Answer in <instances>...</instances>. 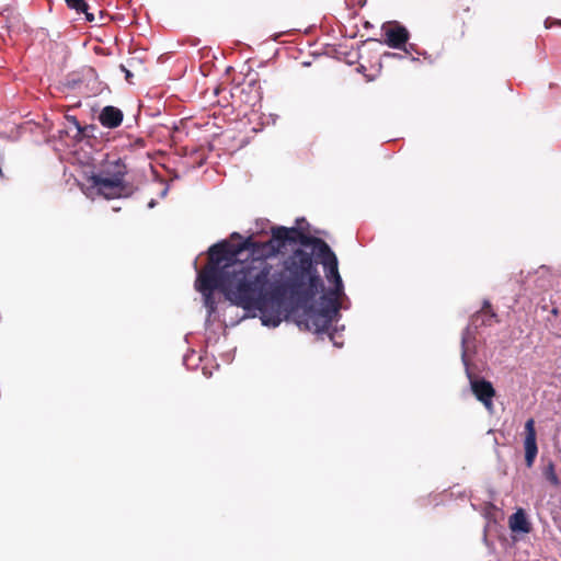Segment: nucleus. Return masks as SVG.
<instances>
[{"label": "nucleus", "instance_id": "f257e3e1", "mask_svg": "<svg viewBox=\"0 0 561 561\" xmlns=\"http://www.w3.org/2000/svg\"><path fill=\"white\" fill-rule=\"evenodd\" d=\"M299 243L285 261L284 280H271L272 270L266 276L265 291L272 304L284 312L287 294L298 302H307L319 294L323 287V280L318 272V264L327 266L337 257L329 244L317 237L301 232L299 227H276L272 229L271 239L265 248L270 249L273 256L280 253L287 244Z\"/></svg>", "mask_w": 561, "mask_h": 561}, {"label": "nucleus", "instance_id": "f03ea898", "mask_svg": "<svg viewBox=\"0 0 561 561\" xmlns=\"http://www.w3.org/2000/svg\"><path fill=\"white\" fill-rule=\"evenodd\" d=\"M299 243L285 261L284 280H271L272 270L266 276L265 291L272 304L284 312L287 294L298 302H307L319 294L323 287V280L318 272V264L327 266L337 257L329 244L317 237L301 232L299 227H276L272 229L271 239L265 248L270 249L273 256L280 253L287 244Z\"/></svg>", "mask_w": 561, "mask_h": 561}, {"label": "nucleus", "instance_id": "7ed1b4c3", "mask_svg": "<svg viewBox=\"0 0 561 561\" xmlns=\"http://www.w3.org/2000/svg\"><path fill=\"white\" fill-rule=\"evenodd\" d=\"M265 287L252 286L251 283H247L244 276H241L239 280H233L197 275L195 289L203 295L204 306L207 309L205 324L210 325L211 318L217 311L214 291L219 289L232 305L241 307L248 312L259 311L264 327H278L283 320V312L272 304Z\"/></svg>", "mask_w": 561, "mask_h": 561}, {"label": "nucleus", "instance_id": "20e7f679", "mask_svg": "<svg viewBox=\"0 0 561 561\" xmlns=\"http://www.w3.org/2000/svg\"><path fill=\"white\" fill-rule=\"evenodd\" d=\"M323 271L325 279L329 284H332V287L324 290L323 286L319 289V291H322V295L317 306L311 304L314 297L307 302H298L287 294V297L289 296L296 305L302 307V312L298 314L297 318V325L314 333L327 331L331 323L339 317L340 309L347 308L344 301H348L339 272V261L324 266Z\"/></svg>", "mask_w": 561, "mask_h": 561}, {"label": "nucleus", "instance_id": "39448f33", "mask_svg": "<svg viewBox=\"0 0 561 561\" xmlns=\"http://www.w3.org/2000/svg\"><path fill=\"white\" fill-rule=\"evenodd\" d=\"M240 253V244L233 245L226 240L213 244L208 249L209 263L197 275L233 280H239L241 276H244L247 283H251L252 286H266V276L271 270V264L264 262L244 264V262L237 260Z\"/></svg>", "mask_w": 561, "mask_h": 561}, {"label": "nucleus", "instance_id": "423d86ee", "mask_svg": "<svg viewBox=\"0 0 561 561\" xmlns=\"http://www.w3.org/2000/svg\"><path fill=\"white\" fill-rule=\"evenodd\" d=\"M90 183L100 195L107 199L127 197L131 193L125 181H118V179H112L101 173L92 174Z\"/></svg>", "mask_w": 561, "mask_h": 561}, {"label": "nucleus", "instance_id": "0eeeda50", "mask_svg": "<svg viewBox=\"0 0 561 561\" xmlns=\"http://www.w3.org/2000/svg\"><path fill=\"white\" fill-rule=\"evenodd\" d=\"M466 376L469 379L470 389L478 401H480L489 412H493V398L495 389L492 383L484 378L476 377L470 367H467Z\"/></svg>", "mask_w": 561, "mask_h": 561}, {"label": "nucleus", "instance_id": "6e6552de", "mask_svg": "<svg viewBox=\"0 0 561 561\" xmlns=\"http://www.w3.org/2000/svg\"><path fill=\"white\" fill-rule=\"evenodd\" d=\"M524 448L526 466L531 468L538 454L535 421L533 419L525 423Z\"/></svg>", "mask_w": 561, "mask_h": 561}, {"label": "nucleus", "instance_id": "1a4fd4ad", "mask_svg": "<svg viewBox=\"0 0 561 561\" xmlns=\"http://www.w3.org/2000/svg\"><path fill=\"white\" fill-rule=\"evenodd\" d=\"M478 343H477V334L471 325H467L461 334V362L465 366V370L467 367H470V359L477 354Z\"/></svg>", "mask_w": 561, "mask_h": 561}, {"label": "nucleus", "instance_id": "9d476101", "mask_svg": "<svg viewBox=\"0 0 561 561\" xmlns=\"http://www.w3.org/2000/svg\"><path fill=\"white\" fill-rule=\"evenodd\" d=\"M382 31L386 36L385 44L390 48L402 49L410 38L408 30L398 23L388 27L382 26Z\"/></svg>", "mask_w": 561, "mask_h": 561}, {"label": "nucleus", "instance_id": "9b49d317", "mask_svg": "<svg viewBox=\"0 0 561 561\" xmlns=\"http://www.w3.org/2000/svg\"><path fill=\"white\" fill-rule=\"evenodd\" d=\"M267 245L266 242H256L253 241L251 238H247L243 240V242L240 244L241 252L244 250L250 251L253 259L250 262H244V264H256V262H266V259L272 257L273 254H270V249L265 248Z\"/></svg>", "mask_w": 561, "mask_h": 561}, {"label": "nucleus", "instance_id": "f8f14e48", "mask_svg": "<svg viewBox=\"0 0 561 561\" xmlns=\"http://www.w3.org/2000/svg\"><path fill=\"white\" fill-rule=\"evenodd\" d=\"M490 304L489 301H484V306L482 308V310L476 312L471 319H470V323L468 325H471V329H473L474 331H477L478 328L480 327H490L492 325L494 322L497 321V316L495 312H493L491 309H490Z\"/></svg>", "mask_w": 561, "mask_h": 561}, {"label": "nucleus", "instance_id": "ddd939ff", "mask_svg": "<svg viewBox=\"0 0 561 561\" xmlns=\"http://www.w3.org/2000/svg\"><path fill=\"white\" fill-rule=\"evenodd\" d=\"M123 117V112L118 107L107 105L101 111L99 122L103 127L113 129L122 124Z\"/></svg>", "mask_w": 561, "mask_h": 561}, {"label": "nucleus", "instance_id": "4468645a", "mask_svg": "<svg viewBox=\"0 0 561 561\" xmlns=\"http://www.w3.org/2000/svg\"><path fill=\"white\" fill-rule=\"evenodd\" d=\"M127 173V168L122 159H116L113 161H107L104 165L101 174H104L112 179H118V181H124V178Z\"/></svg>", "mask_w": 561, "mask_h": 561}, {"label": "nucleus", "instance_id": "2eb2a0df", "mask_svg": "<svg viewBox=\"0 0 561 561\" xmlns=\"http://www.w3.org/2000/svg\"><path fill=\"white\" fill-rule=\"evenodd\" d=\"M510 528L512 531L527 534L530 531V524L527 519L526 513L523 508H518L510 517Z\"/></svg>", "mask_w": 561, "mask_h": 561}, {"label": "nucleus", "instance_id": "dca6fc26", "mask_svg": "<svg viewBox=\"0 0 561 561\" xmlns=\"http://www.w3.org/2000/svg\"><path fill=\"white\" fill-rule=\"evenodd\" d=\"M67 5L75 10L77 13H84L85 20L89 22L94 21V15L88 12L89 5L84 0H65Z\"/></svg>", "mask_w": 561, "mask_h": 561}, {"label": "nucleus", "instance_id": "f3484780", "mask_svg": "<svg viewBox=\"0 0 561 561\" xmlns=\"http://www.w3.org/2000/svg\"><path fill=\"white\" fill-rule=\"evenodd\" d=\"M546 477L549 480V482L553 485H558L560 483L559 478L554 472V467L552 463L549 465L546 471Z\"/></svg>", "mask_w": 561, "mask_h": 561}, {"label": "nucleus", "instance_id": "a211bd4d", "mask_svg": "<svg viewBox=\"0 0 561 561\" xmlns=\"http://www.w3.org/2000/svg\"><path fill=\"white\" fill-rule=\"evenodd\" d=\"M545 26H546V28H551L553 26H561V20L547 18L545 21Z\"/></svg>", "mask_w": 561, "mask_h": 561}, {"label": "nucleus", "instance_id": "6ab92c4d", "mask_svg": "<svg viewBox=\"0 0 561 561\" xmlns=\"http://www.w3.org/2000/svg\"><path fill=\"white\" fill-rule=\"evenodd\" d=\"M335 332H336V330H334L333 332H330V333H329L330 340L333 342L334 346H336V347H342L343 343H342V342H339V341L335 339Z\"/></svg>", "mask_w": 561, "mask_h": 561}, {"label": "nucleus", "instance_id": "aec40b11", "mask_svg": "<svg viewBox=\"0 0 561 561\" xmlns=\"http://www.w3.org/2000/svg\"><path fill=\"white\" fill-rule=\"evenodd\" d=\"M402 49H404L405 54L410 55L412 51H415V45L414 44H409L408 46L404 45V47Z\"/></svg>", "mask_w": 561, "mask_h": 561}, {"label": "nucleus", "instance_id": "412c9836", "mask_svg": "<svg viewBox=\"0 0 561 561\" xmlns=\"http://www.w3.org/2000/svg\"><path fill=\"white\" fill-rule=\"evenodd\" d=\"M121 69L125 72V77L127 80L133 76L131 72L124 65H121Z\"/></svg>", "mask_w": 561, "mask_h": 561}, {"label": "nucleus", "instance_id": "4be33fe9", "mask_svg": "<svg viewBox=\"0 0 561 561\" xmlns=\"http://www.w3.org/2000/svg\"><path fill=\"white\" fill-rule=\"evenodd\" d=\"M386 56H389V57H397V58H403L400 54H396V53H389V54H387Z\"/></svg>", "mask_w": 561, "mask_h": 561}, {"label": "nucleus", "instance_id": "5701e85b", "mask_svg": "<svg viewBox=\"0 0 561 561\" xmlns=\"http://www.w3.org/2000/svg\"><path fill=\"white\" fill-rule=\"evenodd\" d=\"M305 221H306V220H305V218H298V219L296 220V222H297V225H298L297 227H299V228H301V229H302V227H301L300 225H302V222H305Z\"/></svg>", "mask_w": 561, "mask_h": 561}, {"label": "nucleus", "instance_id": "b1692460", "mask_svg": "<svg viewBox=\"0 0 561 561\" xmlns=\"http://www.w3.org/2000/svg\"><path fill=\"white\" fill-rule=\"evenodd\" d=\"M157 202L154 199H151L149 203H148V208H153L156 206Z\"/></svg>", "mask_w": 561, "mask_h": 561}, {"label": "nucleus", "instance_id": "393cba45", "mask_svg": "<svg viewBox=\"0 0 561 561\" xmlns=\"http://www.w3.org/2000/svg\"><path fill=\"white\" fill-rule=\"evenodd\" d=\"M167 194H168V187H165V188L161 192V197H164Z\"/></svg>", "mask_w": 561, "mask_h": 561}, {"label": "nucleus", "instance_id": "a878e982", "mask_svg": "<svg viewBox=\"0 0 561 561\" xmlns=\"http://www.w3.org/2000/svg\"><path fill=\"white\" fill-rule=\"evenodd\" d=\"M73 123L76 124V126H77V127H78V129L80 130L81 128H80V126H79V124H78V121H77L76 118H73Z\"/></svg>", "mask_w": 561, "mask_h": 561}, {"label": "nucleus", "instance_id": "bb28decb", "mask_svg": "<svg viewBox=\"0 0 561 561\" xmlns=\"http://www.w3.org/2000/svg\"><path fill=\"white\" fill-rule=\"evenodd\" d=\"M231 237H232V238H237V237H238V238H240V234H239V233H237V232H233V233L231 234Z\"/></svg>", "mask_w": 561, "mask_h": 561}]
</instances>
